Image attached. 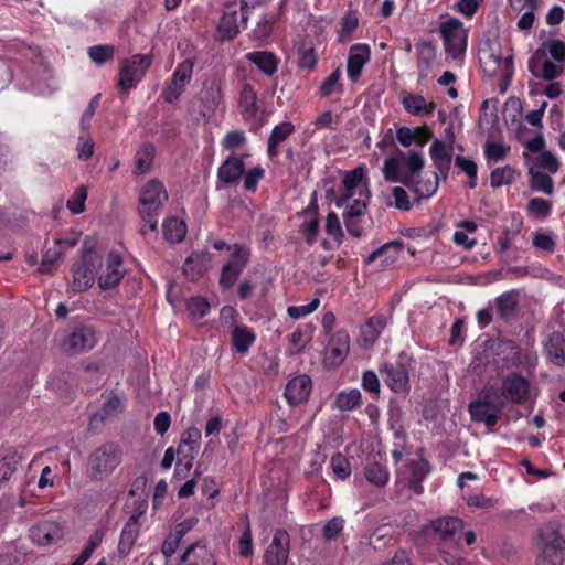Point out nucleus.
<instances>
[{
	"mask_svg": "<svg viewBox=\"0 0 565 565\" xmlns=\"http://www.w3.org/2000/svg\"><path fill=\"white\" fill-rule=\"evenodd\" d=\"M371 192L364 166L347 171L338 190L335 204L344 210L347 231L354 237L362 235V228L354 220L366 211Z\"/></svg>",
	"mask_w": 565,
	"mask_h": 565,
	"instance_id": "f257e3e1",
	"label": "nucleus"
},
{
	"mask_svg": "<svg viewBox=\"0 0 565 565\" xmlns=\"http://www.w3.org/2000/svg\"><path fill=\"white\" fill-rule=\"evenodd\" d=\"M534 565H563L565 561V537L556 523L542 525L536 533Z\"/></svg>",
	"mask_w": 565,
	"mask_h": 565,
	"instance_id": "f03ea898",
	"label": "nucleus"
},
{
	"mask_svg": "<svg viewBox=\"0 0 565 565\" xmlns=\"http://www.w3.org/2000/svg\"><path fill=\"white\" fill-rule=\"evenodd\" d=\"M121 450L114 443H105L95 448L87 457L85 475L92 482H102L109 478L121 463Z\"/></svg>",
	"mask_w": 565,
	"mask_h": 565,
	"instance_id": "7ed1b4c3",
	"label": "nucleus"
},
{
	"mask_svg": "<svg viewBox=\"0 0 565 565\" xmlns=\"http://www.w3.org/2000/svg\"><path fill=\"white\" fill-rule=\"evenodd\" d=\"M430 471L426 459L418 457L408 459L397 469L396 488L408 491L411 495H419L424 491L423 481Z\"/></svg>",
	"mask_w": 565,
	"mask_h": 565,
	"instance_id": "20e7f679",
	"label": "nucleus"
},
{
	"mask_svg": "<svg viewBox=\"0 0 565 565\" xmlns=\"http://www.w3.org/2000/svg\"><path fill=\"white\" fill-rule=\"evenodd\" d=\"M503 407L499 391L493 386H488L483 388L481 399L469 404V413L473 422L484 423L488 427H493L497 425L499 414Z\"/></svg>",
	"mask_w": 565,
	"mask_h": 565,
	"instance_id": "39448f33",
	"label": "nucleus"
},
{
	"mask_svg": "<svg viewBox=\"0 0 565 565\" xmlns=\"http://www.w3.org/2000/svg\"><path fill=\"white\" fill-rule=\"evenodd\" d=\"M479 62L489 76L500 77L509 83L513 75V61L510 52L503 53L500 45L494 44L479 51Z\"/></svg>",
	"mask_w": 565,
	"mask_h": 565,
	"instance_id": "423d86ee",
	"label": "nucleus"
},
{
	"mask_svg": "<svg viewBox=\"0 0 565 565\" xmlns=\"http://www.w3.org/2000/svg\"><path fill=\"white\" fill-rule=\"evenodd\" d=\"M152 57L149 54H135L120 62L117 87L125 94L134 89L145 77L151 66Z\"/></svg>",
	"mask_w": 565,
	"mask_h": 565,
	"instance_id": "0eeeda50",
	"label": "nucleus"
},
{
	"mask_svg": "<svg viewBox=\"0 0 565 565\" xmlns=\"http://www.w3.org/2000/svg\"><path fill=\"white\" fill-rule=\"evenodd\" d=\"M445 51L448 57L456 60L463 55L467 49V30L457 18H448L439 28Z\"/></svg>",
	"mask_w": 565,
	"mask_h": 565,
	"instance_id": "6e6552de",
	"label": "nucleus"
},
{
	"mask_svg": "<svg viewBox=\"0 0 565 565\" xmlns=\"http://www.w3.org/2000/svg\"><path fill=\"white\" fill-rule=\"evenodd\" d=\"M463 529V522L456 516H441L429 521L423 526V534L447 548L448 542H454L456 534Z\"/></svg>",
	"mask_w": 565,
	"mask_h": 565,
	"instance_id": "1a4fd4ad",
	"label": "nucleus"
},
{
	"mask_svg": "<svg viewBox=\"0 0 565 565\" xmlns=\"http://www.w3.org/2000/svg\"><path fill=\"white\" fill-rule=\"evenodd\" d=\"M168 201L164 184L158 179L148 180L139 190L140 215H159Z\"/></svg>",
	"mask_w": 565,
	"mask_h": 565,
	"instance_id": "9d476101",
	"label": "nucleus"
},
{
	"mask_svg": "<svg viewBox=\"0 0 565 565\" xmlns=\"http://www.w3.org/2000/svg\"><path fill=\"white\" fill-rule=\"evenodd\" d=\"M248 2L242 0L241 7L236 2L224 4L222 17L217 25V34L222 41L231 40L239 32L238 11H241V22L246 24Z\"/></svg>",
	"mask_w": 565,
	"mask_h": 565,
	"instance_id": "9b49d317",
	"label": "nucleus"
},
{
	"mask_svg": "<svg viewBox=\"0 0 565 565\" xmlns=\"http://www.w3.org/2000/svg\"><path fill=\"white\" fill-rule=\"evenodd\" d=\"M194 61L186 58L177 65L171 78L166 82L162 97L167 103L177 102L192 79Z\"/></svg>",
	"mask_w": 565,
	"mask_h": 565,
	"instance_id": "f8f14e48",
	"label": "nucleus"
},
{
	"mask_svg": "<svg viewBox=\"0 0 565 565\" xmlns=\"http://www.w3.org/2000/svg\"><path fill=\"white\" fill-rule=\"evenodd\" d=\"M96 258L90 252L83 254L72 270L71 288L74 292H83L89 289L95 281Z\"/></svg>",
	"mask_w": 565,
	"mask_h": 565,
	"instance_id": "ddd939ff",
	"label": "nucleus"
},
{
	"mask_svg": "<svg viewBox=\"0 0 565 565\" xmlns=\"http://www.w3.org/2000/svg\"><path fill=\"white\" fill-rule=\"evenodd\" d=\"M530 394V382L518 373H511L502 380L499 396L503 401L523 404Z\"/></svg>",
	"mask_w": 565,
	"mask_h": 565,
	"instance_id": "4468645a",
	"label": "nucleus"
},
{
	"mask_svg": "<svg viewBox=\"0 0 565 565\" xmlns=\"http://www.w3.org/2000/svg\"><path fill=\"white\" fill-rule=\"evenodd\" d=\"M126 274L121 256L116 252H110L100 266V274L97 282L102 290H110L119 285Z\"/></svg>",
	"mask_w": 565,
	"mask_h": 565,
	"instance_id": "2eb2a0df",
	"label": "nucleus"
},
{
	"mask_svg": "<svg viewBox=\"0 0 565 565\" xmlns=\"http://www.w3.org/2000/svg\"><path fill=\"white\" fill-rule=\"evenodd\" d=\"M350 351V337L348 332L339 330L330 335L324 349L323 360L329 366L335 367L342 364Z\"/></svg>",
	"mask_w": 565,
	"mask_h": 565,
	"instance_id": "dca6fc26",
	"label": "nucleus"
},
{
	"mask_svg": "<svg viewBox=\"0 0 565 565\" xmlns=\"http://www.w3.org/2000/svg\"><path fill=\"white\" fill-rule=\"evenodd\" d=\"M97 343L96 333L90 327H79L71 332L62 343V349L71 354H78L93 349Z\"/></svg>",
	"mask_w": 565,
	"mask_h": 565,
	"instance_id": "f3484780",
	"label": "nucleus"
},
{
	"mask_svg": "<svg viewBox=\"0 0 565 565\" xmlns=\"http://www.w3.org/2000/svg\"><path fill=\"white\" fill-rule=\"evenodd\" d=\"M30 539L40 546H49L61 541L64 536L63 526L55 521L43 520L29 531Z\"/></svg>",
	"mask_w": 565,
	"mask_h": 565,
	"instance_id": "a211bd4d",
	"label": "nucleus"
},
{
	"mask_svg": "<svg viewBox=\"0 0 565 565\" xmlns=\"http://www.w3.org/2000/svg\"><path fill=\"white\" fill-rule=\"evenodd\" d=\"M265 565L289 564V535L284 530H277L270 545L264 555Z\"/></svg>",
	"mask_w": 565,
	"mask_h": 565,
	"instance_id": "6ab92c4d",
	"label": "nucleus"
},
{
	"mask_svg": "<svg viewBox=\"0 0 565 565\" xmlns=\"http://www.w3.org/2000/svg\"><path fill=\"white\" fill-rule=\"evenodd\" d=\"M248 157L247 153H231L217 169L218 182L224 185L236 184L242 179L246 168L245 159Z\"/></svg>",
	"mask_w": 565,
	"mask_h": 565,
	"instance_id": "aec40b11",
	"label": "nucleus"
},
{
	"mask_svg": "<svg viewBox=\"0 0 565 565\" xmlns=\"http://www.w3.org/2000/svg\"><path fill=\"white\" fill-rule=\"evenodd\" d=\"M380 373L392 391L404 393L408 390V370L401 361L383 364Z\"/></svg>",
	"mask_w": 565,
	"mask_h": 565,
	"instance_id": "412c9836",
	"label": "nucleus"
},
{
	"mask_svg": "<svg viewBox=\"0 0 565 565\" xmlns=\"http://www.w3.org/2000/svg\"><path fill=\"white\" fill-rule=\"evenodd\" d=\"M312 390V381L309 375L300 374L288 381L285 388V397L289 405H298L306 402Z\"/></svg>",
	"mask_w": 565,
	"mask_h": 565,
	"instance_id": "4be33fe9",
	"label": "nucleus"
},
{
	"mask_svg": "<svg viewBox=\"0 0 565 565\" xmlns=\"http://www.w3.org/2000/svg\"><path fill=\"white\" fill-rule=\"evenodd\" d=\"M408 189L413 192L416 201L431 198L438 190L439 181L437 173H425L418 178H407Z\"/></svg>",
	"mask_w": 565,
	"mask_h": 565,
	"instance_id": "5701e85b",
	"label": "nucleus"
},
{
	"mask_svg": "<svg viewBox=\"0 0 565 565\" xmlns=\"http://www.w3.org/2000/svg\"><path fill=\"white\" fill-rule=\"evenodd\" d=\"M371 50L367 44L359 43L350 47L347 73L352 82H356L362 73L364 65L370 61Z\"/></svg>",
	"mask_w": 565,
	"mask_h": 565,
	"instance_id": "b1692460",
	"label": "nucleus"
},
{
	"mask_svg": "<svg viewBox=\"0 0 565 565\" xmlns=\"http://www.w3.org/2000/svg\"><path fill=\"white\" fill-rule=\"evenodd\" d=\"M212 255L207 252L192 253L183 264V273L190 280L199 279L204 273L212 268Z\"/></svg>",
	"mask_w": 565,
	"mask_h": 565,
	"instance_id": "393cba45",
	"label": "nucleus"
},
{
	"mask_svg": "<svg viewBox=\"0 0 565 565\" xmlns=\"http://www.w3.org/2000/svg\"><path fill=\"white\" fill-rule=\"evenodd\" d=\"M402 253L403 243L399 241H392L369 254L366 262L370 264L379 263V266L381 267H388L398 260Z\"/></svg>",
	"mask_w": 565,
	"mask_h": 565,
	"instance_id": "a878e982",
	"label": "nucleus"
},
{
	"mask_svg": "<svg viewBox=\"0 0 565 565\" xmlns=\"http://www.w3.org/2000/svg\"><path fill=\"white\" fill-rule=\"evenodd\" d=\"M399 98L405 111L413 116H430L436 108V104L427 100L423 95L403 92Z\"/></svg>",
	"mask_w": 565,
	"mask_h": 565,
	"instance_id": "bb28decb",
	"label": "nucleus"
},
{
	"mask_svg": "<svg viewBox=\"0 0 565 565\" xmlns=\"http://www.w3.org/2000/svg\"><path fill=\"white\" fill-rule=\"evenodd\" d=\"M429 154L436 169L447 174L451 166L452 143L435 139L430 145Z\"/></svg>",
	"mask_w": 565,
	"mask_h": 565,
	"instance_id": "cd10ccee",
	"label": "nucleus"
},
{
	"mask_svg": "<svg viewBox=\"0 0 565 565\" xmlns=\"http://www.w3.org/2000/svg\"><path fill=\"white\" fill-rule=\"evenodd\" d=\"M431 136V131L427 127H416L411 129L408 127H399L396 130L397 141L405 148L416 145L423 148Z\"/></svg>",
	"mask_w": 565,
	"mask_h": 565,
	"instance_id": "c85d7f7f",
	"label": "nucleus"
},
{
	"mask_svg": "<svg viewBox=\"0 0 565 565\" xmlns=\"http://www.w3.org/2000/svg\"><path fill=\"white\" fill-rule=\"evenodd\" d=\"M544 353L550 362L557 366L565 364V338L559 332H552L544 342Z\"/></svg>",
	"mask_w": 565,
	"mask_h": 565,
	"instance_id": "c756f323",
	"label": "nucleus"
},
{
	"mask_svg": "<svg viewBox=\"0 0 565 565\" xmlns=\"http://www.w3.org/2000/svg\"><path fill=\"white\" fill-rule=\"evenodd\" d=\"M386 327V319L383 316H375L370 318L360 330V339L362 345L365 348L371 347L381 335Z\"/></svg>",
	"mask_w": 565,
	"mask_h": 565,
	"instance_id": "7c9ffc66",
	"label": "nucleus"
},
{
	"mask_svg": "<svg viewBox=\"0 0 565 565\" xmlns=\"http://www.w3.org/2000/svg\"><path fill=\"white\" fill-rule=\"evenodd\" d=\"M246 60L255 64L264 74L271 76L278 70V57L267 51H254L246 54Z\"/></svg>",
	"mask_w": 565,
	"mask_h": 565,
	"instance_id": "2f4dec72",
	"label": "nucleus"
},
{
	"mask_svg": "<svg viewBox=\"0 0 565 565\" xmlns=\"http://www.w3.org/2000/svg\"><path fill=\"white\" fill-rule=\"evenodd\" d=\"M238 107L244 119H254L257 115V94L249 84H244L241 88Z\"/></svg>",
	"mask_w": 565,
	"mask_h": 565,
	"instance_id": "473e14b6",
	"label": "nucleus"
},
{
	"mask_svg": "<svg viewBox=\"0 0 565 565\" xmlns=\"http://www.w3.org/2000/svg\"><path fill=\"white\" fill-rule=\"evenodd\" d=\"M156 156L153 145L146 142L139 147L134 157V174L142 175L148 173L152 167Z\"/></svg>",
	"mask_w": 565,
	"mask_h": 565,
	"instance_id": "72a5a7b5",
	"label": "nucleus"
},
{
	"mask_svg": "<svg viewBox=\"0 0 565 565\" xmlns=\"http://www.w3.org/2000/svg\"><path fill=\"white\" fill-rule=\"evenodd\" d=\"M324 231L329 237V239L322 241V247L324 249H330L334 246L338 247L342 243L343 231L335 212H330L327 215Z\"/></svg>",
	"mask_w": 565,
	"mask_h": 565,
	"instance_id": "f704fd0d",
	"label": "nucleus"
},
{
	"mask_svg": "<svg viewBox=\"0 0 565 565\" xmlns=\"http://www.w3.org/2000/svg\"><path fill=\"white\" fill-rule=\"evenodd\" d=\"M546 52L555 62L562 64L565 63V44L559 40H551L544 42L542 47L536 50L530 61V64H533V62H541L545 57Z\"/></svg>",
	"mask_w": 565,
	"mask_h": 565,
	"instance_id": "c9c22d12",
	"label": "nucleus"
},
{
	"mask_svg": "<svg viewBox=\"0 0 565 565\" xmlns=\"http://www.w3.org/2000/svg\"><path fill=\"white\" fill-rule=\"evenodd\" d=\"M138 536H139V526H138L137 522L134 520L127 522L121 531L119 543H118V548H117L118 555L120 557L125 558L130 554Z\"/></svg>",
	"mask_w": 565,
	"mask_h": 565,
	"instance_id": "e433bc0d",
	"label": "nucleus"
},
{
	"mask_svg": "<svg viewBox=\"0 0 565 565\" xmlns=\"http://www.w3.org/2000/svg\"><path fill=\"white\" fill-rule=\"evenodd\" d=\"M477 228V224L472 221H462L458 223L452 236L454 243L466 250L472 249L477 244V241L475 238H470L468 233H475Z\"/></svg>",
	"mask_w": 565,
	"mask_h": 565,
	"instance_id": "4c0bfd02",
	"label": "nucleus"
},
{
	"mask_svg": "<svg viewBox=\"0 0 565 565\" xmlns=\"http://www.w3.org/2000/svg\"><path fill=\"white\" fill-rule=\"evenodd\" d=\"M365 479L373 486L383 488L390 480V472L384 463L373 461L364 469Z\"/></svg>",
	"mask_w": 565,
	"mask_h": 565,
	"instance_id": "58836bf2",
	"label": "nucleus"
},
{
	"mask_svg": "<svg viewBox=\"0 0 565 565\" xmlns=\"http://www.w3.org/2000/svg\"><path fill=\"white\" fill-rule=\"evenodd\" d=\"M295 131V126L289 121L276 125L268 138V154L276 156L277 147Z\"/></svg>",
	"mask_w": 565,
	"mask_h": 565,
	"instance_id": "ea45409f",
	"label": "nucleus"
},
{
	"mask_svg": "<svg viewBox=\"0 0 565 565\" xmlns=\"http://www.w3.org/2000/svg\"><path fill=\"white\" fill-rule=\"evenodd\" d=\"M529 174L531 177L530 186L536 192H542L546 195H551L554 192V182L550 173H543L536 168H529Z\"/></svg>",
	"mask_w": 565,
	"mask_h": 565,
	"instance_id": "a19ab883",
	"label": "nucleus"
},
{
	"mask_svg": "<svg viewBox=\"0 0 565 565\" xmlns=\"http://www.w3.org/2000/svg\"><path fill=\"white\" fill-rule=\"evenodd\" d=\"M255 339L254 332L247 327L235 326L232 330V342L239 353H246Z\"/></svg>",
	"mask_w": 565,
	"mask_h": 565,
	"instance_id": "79ce46f5",
	"label": "nucleus"
},
{
	"mask_svg": "<svg viewBox=\"0 0 565 565\" xmlns=\"http://www.w3.org/2000/svg\"><path fill=\"white\" fill-rule=\"evenodd\" d=\"M361 392L358 388L344 390L338 393L333 407L339 411H352L361 403Z\"/></svg>",
	"mask_w": 565,
	"mask_h": 565,
	"instance_id": "37998d69",
	"label": "nucleus"
},
{
	"mask_svg": "<svg viewBox=\"0 0 565 565\" xmlns=\"http://www.w3.org/2000/svg\"><path fill=\"white\" fill-rule=\"evenodd\" d=\"M319 231L320 222L316 212H307L305 214V221L299 227V233L309 245H312L317 242Z\"/></svg>",
	"mask_w": 565,
	"mask_h": 565,
	"instance_id": "c03bdc74",
	"label": "nucleus"
},
{
	"mask_svg": "<svg viewBox=\"0 0 565 565\" xmlns=\"http://www.w3.org/2000/svg\"><path fill=\"white\" fill-rule=\"evenodd\" d=\"M164 237L174 243L181 242L186 234L185 223L178 217H169L163 222Z\"/></svg>",
	"mask_w": 565,
	"mask_h": 565,
	"instance_id": "a18cd8bd",
	"label": "nucleus"
},
{
	"mask_svg": "<svg viewBox=\"0 0 565 565\" xmlns=\"http://www.w3.org/2000/svg\"><path fill=\"white\" fill-rule=\"evenodd\" d=\"M530 168H536L539 171L545 170L547 173L554 174L559 168V161L552 152L540 151L531 159Z\"/></svg>",
	"mask_w": 565,
	"mask_h": 565,
	"instance_id": "49530a36",
	"label": "nucleus"
},
{
	"mask_svg": "<svg viewBox=\"0 0 565 565\" xmlns=\"http://www.w3.org/2000/svg\"><path fill=\"white\" fill-rule=\"evenodd\" d=\"M384 179L388 182H402L408 184L407 177L401 173V162L396 157H390L385 159L382 169Z\"/></svg>",
	"mask_w": 565,
	"mask_h": 565,
	"instance_id": "de8ad7c7",
	"label": "nucleus"
},
{
	"mask_svg": "<svg viewBox=\"0 0 565 565\" xmlns=\"http://www.w3.org/2000/svg\"><path fill=\"white\" fill-rule=\"evenodd\" d=\"M249 256L250 250L248 247L239 244H234L232 246L230 258L227 259L225 265L243 271L249 260Z\"/></svg>",
	"mask_w": 565,
	"mask_h": 565,
	"instance_id": "09e8293b",
	"label": "nucleus"
},
{
	"mask_svg": "<svg viewBox=\"0 0 565 565\" xmlns=\"http://www.w3.org/2000/svg\"><path fill=\"white\" fill-rule=\"evenodd\" d=\"M330 467L335 478L339 480H347L351 476V465L348 458L341 452H337L331 457Z\"/></svg>",
	"mask_w": 565,
	"mask_h": 565,
	"instance_id": "8fccbe9b",
	"label": "nucleus"
},
{
	"mask_svg": "<svg viewBox=\"0 0 565 565\" xmlns=\"http://www.w3.org/2000/svg\"><path fill=\"white\" fill-rule=\"evenodd\" d=\"M341 68L334 70L321 84L320 94L324 97L333 94L342 93L343 85L341 83Z\"/></svg>",
	"mask_w": 565,
	"mask_h": 565,
	"instance_id": "3c124183",
	"label": "nucleus"
},
{
	"mask_svg": "<svg viewBox=\"0 0 565 565\" xmlns=\"http://www.w3.org/2000/svg\"><path fill=\"white\" fill-rule=\"evenodd\" d=\"M265 177V170L260 166H255L249 169H245L242 175L243 186L248 192H256L258 183Z\"/></svg>",
	"mask_w": 565,
	"mask_h": 565,
	"instance_id": "603ef678",
	"label": "nucleus"
},
{
	"mask_svg": "<svg viewBox=\"0 0 565 565\" xmlns=\"http://www.w3.org/2000/svg\"><path fill=\"white\" fill-rule=\"evenodd\" d=\"M515 179V170L505 166L494 169L490 174V184L492 188H500L502 185L511 184Z\"/></svg>",
	"mask_w": 565,
	"mask_h": 565,
	"instance_id": "864d4df0",
	"label": "nucleus"
},
{
	"mask_svg": "<svg viewBox=\"0 0 565 565\" xmlns=\"http://www.w3.org/2000/svg\"><path fill=\"white\" fill-rule=\"evenodd\" d=\"M405 167L407 169V178H414L416 174H419L425 164V159L419 151H408L405 156H403Z\"/></svg>",
	"mask_w": 565,
	"mask_h": 565,
	"instance_id": "5fc2aeb1",
	"label": "nucleus"
},
{
	"mask_svg": "<svg viewBox=\"0 0 565 565\" xmlns=\"http://www.w3.org/2000/svg\"><path fill=\"white\" fill-rule=\"evenodd\" d=\"M186 311L192 320H199L209 313L210 305L202 297H193L186 301Z\"/></svg>",
	"mask_w": 565,
	"mask_h": 565,
	"instance_id": "6e6d98bb",
	"label": "nucleus"
},
{
	"mask_svg": "<svg viewBox=\"0 0 565 565\" xmlns=\"http://www.w3.org/2000/svg\"><path fill=\"white\" fill-rule=\"evenodd\" d=\"M87 200V189L83 185L78 186L67 200V209L72 214H81L85 211V202Z\"/></svg>",
	"mask_w": 565,
	"mask_h": 565,
	"instance_id": "4d7b16f0",
	"label": "nucleus"
},
{
	"mask_svg": "<svg viewBox=\"0 0 565 565\" xmlns=\"http://www.w3.org/2000/svg\"><path fill=\"white\" fill-rule=\"evenodd\" d=\"M246 143V135L243 130H233L228 131L224 139L222 140V147L223 149L231 151L234 153V151L241 149Z\"/></svg>",
	"mask_w": 565,
	"mask_h": 565,
	"instance_id": "13d9d810",
	"label": "nucleus"
},
{
	"mask_svg": "<svg viewBox=\"0 0 565 565\" xmlns=\"http://www.w3.org/2000/svg\"><path fill=\"white\" fill-rule=\"evenodd\" d=\"M319 306L320 299L316 297L307 305L289 306L287 308V315L294 320H299L315 312Z\"/></svg>",
	"mask_w": 565,
	"mask_h": 565,
	"instance_id": "bf43d9fd",
	"label": "nucleus"
},
{
	"mask_svg": "<svg viewBox=\"0 0 565 565\" xmlns=\"http://www.w3.org/2000/svg\"><path fill=\"white\" fill-rule=\"evenodd\" d=\"M201 431L196 427L188 428L181 437L180 448L188 447L189 451L195 454L200 449Z\"/></svg>",
	"mask_w": 565,
	"mask_h": 565,
	"instance_id": "052dcab7",
	"label": "nucleus"
},
{
	"mask_svg": "<svg viewBox=\"0 0 565 565\" xmlns=\"http://www.w3.org/2000/svg\"><path fill=\"white\" fill-rule=\"evenodd\" d=\"M121 411V399L117 395L110 394L97 415L104 420L119 414Z\"/></svg>",
	"mask_w": 565,
	"mask_h": 565,
	"instance_id": "680f3d73",
	"label": "nucleus"
},
{
	"mask_svg": "<svg viewBox=\"0 0 565 565\" xmlns=\"http://www.w3.org/2000/svg\"><path fill=\"white\" fill-rule=\"evenodd\" d=\"M63 254V248L57 247L55 244L53 247L49 248L43 258L42 262L38 268V271L41 274H49L52 271L54 263L60 258V256Z\"/></svg>",
	"mask_w": 565,
	"mask_h": 565,
	"instance_id": "e2e57ef3",
	"label": "nucleus"
},
{
	"mask_svg": "<svg viewBox=\"0 0 565 565\" xmlns=\"http://www.w3.org/2000/svg\"><path fill=\"white\" fill-rule=\"evenodd\" d=\"M508 150L509 149L503 143L491 141V142H487V145L484 147V156L489 163L498 162V161L504 159V157L508 153Z\"/></svg>",
	"mask_w": 565,
	"mask_h": 565,
	"instance_id": "0e129e2a",
	"label": "nucleus"
},
{
	"mask_svg": "<svg viewBox=\"0 0 565 565\" xmlns=\"http://www.w3.org/2000/svg\"><path fill=\"white\" fill-rule=\"evenodd\" d=\"M88 55L93 62L103 65L114 55V49L108 45H94L89 47Z\"/></svg>",
	"mask_w": 565,
	"mask_h": 565,
	"instance_id": "69168bd1",
	"label": "nucleus"
},
{
	"mask_svg": "<svg viewBox=\"0 0 565 565\" xmlns=\"http://www.w3.org/2000/svg\"><path fill=\"white\" fill-rule=\"evenodd\" d=\"M515 297L505 292L497 298V309L501 317L510 316L515 308Z\"/></svg>",
	"mask_w": 565,
	"mask_h": 565,
	"instance_id": "338daca9",
	"label": "nucleus"
},
{
	"mask_svg": "<svg viewBox=\"0 0 565 565\" xmlns=\"http://www.w3.org/2000/svg\"><path fill=\"white\" fill-rule=\"evenodd\" d=\"M440 555L446 565H477L448 548L440 547Z\"/></svg>",
	"mask_w": 565,
	"mask_h": 565,
	"instance_id": "774afa93",
	"label": "nucleus"
}]
</instances>
